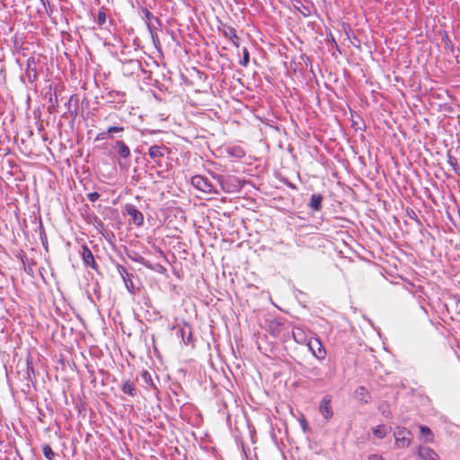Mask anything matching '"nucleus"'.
Returning <instances> with one entry per match:
<instances>
[{
    "instance_id": "f257e3e1",
    "label": "nucleus",
    "mask_w": 460,
    "mask_h": 460,
    "mask_svg": "<svg viewBox=\"0 0 460 460\" xmlns=\"http://www.w3.org/2000/svg\"><path fill=\"white\" fill-rule=\"evenodd\" d=\"M190 183L195 189L204 193H218V191H217L215 187L213 186L212 182L205 176L199 174L194 175L190 179Z\"/></svg>"
},
{
    "instance_id": "f03ea898",
    "label": "nucleus",
    "mask_w": 460,
    "mask_h": 460,
    "mask_svg": "<svg viewBox=\"0 0 460 460\" xmlns=\"http://www.w3.org/2000/svg\"><path fill=\"white\" fill-rule=\"evenodd\" d=\"M395 438V446L398 448L408 447L412 439L411 432L404 427H398L394 433Z\"/></svg>"
},
{
    "instance_id": "7ed1b4c3",
    "label": "nucleus",
    "mask_w": 460,
    "mask_h": 460,
    "mask_svg": "<svg viewBox=\"0 0 460 460\" xmlns=\"http://www.w3.org/2000/svg\"><path fill=\"white\" fill-rule=\"evenodd\" d=\"M79 253L82 257L83 262L86 268H91L94 271H99V266L95 261L94 256L92 251L88 248L87 245L84 244L81 246V250Z\"/></svg>"
},
{
    "instance_id": "20e7f679",
    "label": "nucleus",
    "mask_w": 460,
    "mask_h": 460,
    "mask_svg": "<svg viewBox=\"0 0 460 460\" xmlns=\"http://www.w3.org/2000/svg\"><path fill=\"white\" fill-rule=\"evenodd\" d=\"M307 346L312 354L319 360H323L326 357V350L319 338H311L307 341Z\"/></svg>"
},
{
    "instance_id": "39448f33",
    "label": "nucleus",
    "mask_w": 460,
    "mask_h": 460,
    "mask_svg": "<svg viewBox=\"0 0 460 460\" xmlns=\"http://www.w3.org/2000/svg\"><path fill=\"white\" fill-rule=\"evenodd\" d=\"M39 63V59L35 57H30L27 59L26 68H25V76L28 79L29 83H34L38 78L37 73V66Z\"/></svg>"
},
{
    "instance_id": "423d86ee",
    "label": "nucleus",
    "mask_w": 460,
    "mask_h": 460,
    "mask_svg": "<svg viewBox=\"0 0 460 460\" xmlns=\"http://www.w3.org/2000/svg\"><path fill=\"white\" fill-rule=\"evenodd\" d=\"M124 211L127 215H128L133 223L137 226H143L144 224V215L142 214L141 211H139L136 206L132 205V204H126L124 206Z\"/></svg>"
},
{
    "instance_id": "0eeeda50",
    "label": "nucleus",
    "mask_w": 460,
    "mask_h": 460,
    "mask_svg": "<svg viewBox=\"0 0 460 460\" xmlns=\"http://www.w3.org/2000/svg\"><path fill=\"white\" fill-rule=\"evenodd\" d=\"M331 402V396L326 395L321 400L319 405V411L326 420H329L333 415V411Z\"/></svg>"
},
{
    "instance_id": "6e6552de",
    "label": "nucleus",
    "mask_w": 460,
    "mask_h": 460,
    "mask_svg": "<svg viewBox=\"0 0 460 460\" xmlns=\"http://www.w3.org/2000/svg\"><path fill=\"white\" fill-rule=\"evenodd\" d=\"M117 270H118V272L119 273L120 277L122 278L124 283H125V286L127 288V289L128 290L129 293L131 294H134L135 293V287H134V284H133V281L131 280V277H132V274H130L127 269L120 265V264H118L117 265Z\"/></svg>"
},
{
    "instance_id": "1a4fd4ad",
    "label": "nucleus",
    "mask_w": 460,
    "mask_h": 460,
    "mask_svg": "<svg viewBox=\"0 0 460 460\" xmlns=\"http://www.w3.org/2000/svg\"><path fill=\"white\" fill-rule=\"evenodd\" d=\"M167 150L165 146L154 145L148 149L149 157L154 160L157 164H160V160L164 156L165 151Z\"/></svg>"
},
{
    "instance_id": "9d476101",
    "label": "nucleus",
    "mask_w": 460,
    "mask_h": 460,
    "mask_svg": "<svg viewBox=\"0 0 460 460\" xmlns=\"http://www.w3.org/2000/svg\"><path fill=\"white\" fill-rule=\"evenodd\" d=\"M111 147L112 150L122 159H126L130 156L131 153L129 147L121 140H117Z\"/></svg>"
},
{
    "instance_id": "9b49d317",
    "label": "nucleus",
    "mask_w": 460,
    "mask_h": 460,
    "mask_svg": "<svg viewBox=\"0 0 460 460\" xmlns=\"http://www.w3.org/2000/svg\"><path fill=\"white\" fill-rule=\"evenodd\" d=\"M181 337L186 345H192L194 342L191 326L184 323L180 328Z\"/></svg>"
},
{
    "instance_id": "f8f14e48",
    "label": "nucleus",
    "mask_w": 460,
    "mask_h": 460,
    "mask_svg": "<svg viewBox=\"0 0 460 460\" xmlns=\"http://www.w3.org/2000/svg\"><path fill=\"white\" fill-rule=\"evenodd\" d=\"M418 456L421 460H438L439 456L438 455L429 447H419L418 449Z\"/></svg>"
},
{
    "instance_id": "ddd939ff",
    "label": "nucleus",
    "mask_w": 460,
    "mask_h": 460,
    "mask_svg": "<svg viewBox=\"0 0 460 460\" xmlns=\"http://www.w3.org/2000/svg\"><path fill=\"white\" fill-rule=\"evenodd\" d=\"M323 199V197L322 194L314 193V194H312L307 206L312 211L319 212L323 208V206H322Z\"/></svg>"
},
{
    "instance_id": "4468645a",
    "label": "nucleus",
    "mask_w": 460,
    "mask_h": 460,
    "mask_svg": "<svg viewBox=\"0 0 460 460\" xmlns=\"http://www.w3.org/2000/svg\"><path fill=\"white\" fill-rule=\"evenodd\" d=\"M222 33L226 38L229 39L236 48L240 46V38L237 36L234 28L227 26L222 31Z\"/></svg>"
},
{
    "instance_id": "2eb2a0df",
    "label": "nucleus",
    "mask_w": 460,
    "mask_h": 460,
    "mask_svg": "<svg viewBox=\"0 0 460 460\" xmlns=\"http://www.w3.org/2000/svg\"><path fill=\"white\" fill-rule=\"evenodd\" d=\"M34 369L32 364L30 361H27L25 364L24 373L22 374L23 379L26 381V387L30 389V383H32V379L34 378Z\"/></svg>"
},
{
    "instance_id": "dca6fc26",
    "label": "nucleus",
    "mask_w": 460,
    "mask_h": 460,
    "mask_svg": "<svg viewBox=\"0 0 460 460\" xmlns=\"http://www.w3.org/2000/svg\"><path fill=\"white\" fill-rule=\"evenodd\" d=\"M34 369L32 364L30 361H27L25 364L24 373L22 374L23 379L26 381V387L30 389V383H32V379L34 378Z\"/></svg>"
},
{
    "instance_id": "f3484780",
    "label": "nucleus",
    "mask_w": 460,
    "mask_h": 460,
    "mask_svg": "<svg viewBox=\"0 0 460 460\" xmlns=\"http://www.w3.org/2000/svg\"><path fill=\"white\" fill-rule=\"evenodd\" d=\"M121 390L124 394H128L130 396H135L137 394L136 385L130 380H127L123 383Z\"/></svg>"
},
{
    "instance_id": "a211bd4d",
    "label": "nucleus",
    "mask_w": 460,
    "mask_h": 460,
    "mask_svg": "<svg viewBox=\"0 0 460 460\" xmlns=\"http://www.w3.org/2000/svg\"><path fill=\"white\" fill-rule=\"evenodd\" d=\"M292 335H293L294 340L297 343L303 344L306 341V335H305V332L299 327H295L293 329Z\"/></svg>"
},
{
    "instance_id": "6ab92c4d",
    "label": "nucleus",
    "mask_w": 460,
    "mask_h": 460,
    "mask_svg": "<svg viewBox=\"0 0 460 460\" xmlns=\"http://www.w3.org/2000/svg\"><path fill=\"white\" fill-rule=\"evenodd\" d=\"M107 16H108V10L105 7L100 8L98 14H97V23L100 27H102L105 25L107 22Z\"/></svg>"
},
{
    "instance_id": "aec40b11",
    "label": "nucleus",
    "mask_w": 460,
    "mask_h": 460,
    "mask_svg": "<svg viewBox=\"0 0 460 460\" xmlns=\"http://www.w3.org/2000/svg\"><path fill=\"white\" fill-rule=\"evenodd\" d=\"M141 12L144 15L143 18L146 21V24L148 23V22L154 21L157 23L158 26H161L160 20L157 17L154 16V14L151 12H149L146 7H142Z\"/></svg>"
},
{
    "instance_id": "412c9836",
    "label": "nucleus",
    "mask_w": 460,
    "mask_h": 460,
    "mask_svg": "<svg viewBox=\"0 0 460 460\" xmlns=\"http://www.w3.org/2000/svg\"><path fill=\"white\" fill-rule=\"evenodd\" d=\"M373 434L377 438H384L387 435V428L385 425H378L373 429Z\"/></svg>"
},
{
    "instance_id": "4be33fe9",
    "label": "nucleus",
    "mask_w": 460,
    "mask_h": 460,
    "mask_svg": "<svg viewBox=\"0 0 460 460\" xmlns=\"http://www.w3.org/2000/svg\"><path fill=\"white\" fill-rule=\"evenodd\" d=\"M356 394L359 400L364 401L365 402H367L368 397H369L368 392H367V388H365L364 386L358 387L356 390Z\"/></svg>"
},
{
    "instance_id": "5701e85b",
    "label": "nucleus",
    "mask_w": 460,
    "mask_h": 460,
    "mask_svg": "<svg viewBox=\"0 0 460 460\" xmlns=\"http://www.w3.org/2000/svg\"><path fill=\"white\" fill-rule=\"evenodd\" d=\"M42 452H43L44 456L48 460H54L55 453L53 452V450L49 445H48V444L44 445L42 447Z\"/></svg>"
},
{
    "instance_id": "b1692460",
    "label": "nucleus",
    "mask_w": 460,
    "mask_h": 460,
    "mask_svg": "<svg viewBox=\"0 0 460 460\" xmlns=\"http://www.w3.org/2000/svg\"><path fill=\"white\" fill-rule=\"evenodd\" d=\"M146 26H147V29H148L150 34H151L152 39L155 40V38L156 37V31L158 30L159 26L154 21L148 22Z\"/></svg>"
},
{
    "instance_id": "393cba45",
    "label": "nucleus",
    "mask_w": 460,
    "mask_h": 460,
    "mask_svg": "<svg viewBox=\"0 0 460 460\" xmlns=\"http://www.w3.org/2000/svg\"><path fill=\"white\" fill-rule=\"evenodd\" d=\"M307 375L309 377H314L315 379H320L321 369L319 367H312L307 370Z\"/></svg>"
},
{
    "instance_id": "a878e982",
    "label": "nucleus",
    "mask_w": 460,
    "mask_h": 460,
    "mask_svg": "<svg viewBox=\"0 0 460 460\" xmlns=\"http://www.w3.org/2000/svg\"><path fill=\"white\" fill-rule=\"evenodd\" d=\"M139 304L144 305L147 309L152 307V301L147 294H143Z\"/></svg>"
},
{
    "instance_id": "bb28decb",
    "label": "nucleus",
    "mask_w": 460,
    "mask_h": 460,
    "mask_svg": "<svg viewBox=\"0 0 460 460\" xmlns=\"http://www.w3.org/2000/svg\"><path fill=\"white\" fill-rule=\"evenodd\" d=\"M243 59L240 61V65L243 66H247L250 62V53L246 48L243 50Z\"/></svg>"
},
{
    "instance_id": "cd10ccee",
    "label": "nucleus",
    "mask_w": 460,
    "mask_h": 460,
    "mask_svg": "<svg viewBox=\"0 0 460 460\" xmlns=\"http://www.w3.org/2000/svg\"><path fill=\"white\" fill-rule=\"evenodd\" d=\"M442 42L444 43L445 49L453 52L454 45L447 34H445V36L442 38Z\"/></svg>"
},
{
    "instance_id": "c85d7f7f",
    "label": "nucleus",
    "mask_w": 460,
    "mask_h": 460,
    "mask_svg": "<svg viewBox=\"0 0 460 460\" xmlns=\"http://www.w3.org/2000/svg\"><path fill=\"white\" fill-rule=\"evenodd\" d=\"M141 377L142 379L144 380V382L149 385H153V380H152V376H151V374L146 371V370H144L142 373H141Z\"/></svg>"
},
{
    "instance_id": "c756f323",
    "label": "nucleus",
    "mask_w": 460,
    "mask_h": 460,
    "mask_svg": "<svg viewBox=\"0 0 460 460\" xmlns=\"http://www.w3.org/2000/svg\"><path fill=\"white\" fill-rule=\"evenodd\" d=\"M447 163L455 171L457 169L458 164L455 156L448 155Z\"/></svg>"
},
{
    "instance_id": "7c9ffc66",
    "label": "nucleus",
    "mask_w": 460,
    "mask_h": 460,
    "mask_svg": "<svg viewBox=\"0 0 460 460\" xmlns=\"http://www.w3.org/2000/svg\"><path fill=\"white\" fill-rule=\"evenodd\" d=\"M230 154L236 157H243L244 155V152L239 147L233 148Z\"/></svg>"
},
{
    "instance_id": "2f4dec72",
    "label": "nucleus",
    "mask_w": 460,
    "mask_h": 460,
    "mask_svg": "<svg viewBox=\"0 0 460 460\" xmlns=\"http://www.w3.org/2000/svg\"><path fill=\"white\" fill-rule=\"evenodd\" d=\"M123 130H124L123 127L113 126V127H110L107 129V133H109V134L119 133V132H122Z\"/></svg>"
},
{
    "instance_id": "473e14b6",
    "label": "nucleus",
    "mask_w": 460,
    "mask_h": 460,
    "mask_svg": "<svg viewBox=\"0 0 460 460\" xmlns=\"http://www.w3.org/2000/svg\"><path fill=\"white\" fill-rule=\"evenodd\" d=\"M420 434L422 436H430L432 435V432L430 430V429L427 426H420Z\"/></svg>"
},
{
    "instance_id": "72a5a7b5",
    "label": "nucleus",
    "mask_w": 460,
    "mask_h": 460,
    "mask_svg": "<svg viewBox=\"0 0 460 460\" xmlns=\"http://www.w3.org/2000/svg\"><path fill=\"white\" fill-rule=\"evenodd\" d=\"M100 198V194L98 192H91L87 194V199L91 202L96 201Z\"/></svg>"
},
{
    "instance_id": "f704fd0d",
    "label": "nucleus",
    "mask_w": 460,
    "mask_h": 460,
    "mask_svg": "<svg viewBox=\"0 0 460 460\" xmlns=\"http://www.w3.org/2000/svg\"><path fill=\"white\" fill-rule=\"evenodd\" d=\"M128 64L132 66L134 69H139L140 68V63L137 60H129Z\"/></svg>"
},
{
    "instance_id": "c9c22d12",
    "label": "nucleus",
    "mask_w": 460,
    "mask_h": 460,
    "mask_svg": "<svg viewBox=\"0 0 460 460\" xmlns=\"http://www.w3.org/2000/svg\"><path fill=\"white\" fill-rule=\"evenodd\" d=\"M24 270L26 271V273L30 276H32L33 275V269H32V266L29 263L27 264H24Z\"/></svg>"
},
{
    "instance_id": "e433bc0d",
    "label": "nucleus",
    "mask_w": 460,
    "mask_h": 460,
    "mask_svg": "<svg viewBox=\"0 0 460 460\" xmlns=\"http://www.w3.org/2000/svg\"><path fill=\"white\" fill-rule=\"evenodd\" d=\"M368 460H385V458L380 455L373 454L368 456Z\"/></svg>"
},
{
    "instance_id": "4c0bfd02",
    "label": "nucleus",
    "mask_w": 460,
    "mask_h": 460,
    "mask_svg": "<svg viewBox=\"0 0 460 460\" xmlns=\"http://www.w3.org/2000/svg\"><path fill=\"white\" fill-rule=\"evenodd\" d=\"M284 183H285L288 187H289L290 189H292V190H296V189H297V188H296V186L295 184H293L292 182H290L289 181H288V180H286V179L284 180Z\"/></svg>"
},
{
    "instance_id": "58836bf2",
    "label": "nucleus",
    "mask_w": 460,
    "mask_h": 460,
    "mask_svg": "<svg viewBox=\"0 0 460 460\" xmlns=\"http://www.w3.org/2000/svg\"><path fill=\"white\" fill-rule=\"evenodd\" d=\"M304 10H300L301 13L305 17L310 14V11L307 7L303 6Z\"/></svg>"
},
{
    "instance_id": "ea45409f",
    "label": "nucleus",
    "mask_w": 460,
    "mask_h": 460,
    "mask_svg": "<svg viewBox=\"0 0 460 460\" xmlns=\"http://www.w3.org/2000/svg\"><path fill=\"white\" fill-rule=\"evenodd\" d=\"M108 134H109V133H107V131H105V132H101V133H99V134H98V136H97V139H105V138L107 137V135H108Z\"/></svg>"
},
{
    "instance_id": "a19ab883",
    "label": "nucleus",
    "mask_w": 460,
    "mask_h": 460,
    "mask_svg": "<svg viewBox=\"0 0 460 460\" xmlns=\"http://www.w3.org/2000/svg\"><path fill=\"white\" fill-rule=\"evenodd\" d=\"M46 10V13L49 14V15H51L52 13H53V9L49 5V7L46 6L45 8Z\"/></svg>"
},
{
    "instance_id": "79ce46f5",
    "label": "nucleus",
    "mask_w": 460,
    "mask_h": 460,
    "mask_svg": "<svg viewBox=\"0 0 460 460\" xmlns=\"http://www.w3.org/2000/svg\"><path fill=\"white\" fill-rule=\"evenodd\" d=\"M44 8H46L47 4L49 5V0H40Z\"/></svg>"
},
{
    "instance_id": "37998d69",
    "label": "nucleus",
    "mask_w": 460,
    "mask_h": 460,
    "mask_svg": "<svg viewBox=\"0 0 460 460\" xmlns=\"http://www.w3.org/2000/svg\"><path fill=\"white\" fill-rule=\"evenodd\" d=\"M21 260H22V262L23 265L27 264L26 261H28V259H27L26 255L22 256Z\"/></svg>"
},
{
    "instance_id": "c03bdc74",
    "label": "nucleus",
    "mask_w": 460,
    "mask_h": 460,
    "mask_svg": "<svg viewBox=\"0 0 460 460\" xmlns=\"http://www.w3.org/2000/svg\"><path fill=\"white\" fill-rule=\"evenodd\" d=\"M301 424H302V427L304 428V429H305V428H306V426H307L306 421H305V420H302V422H301Z\"/></svg>"
},
{
    "instance_id": "a18cd8bd",
    "label": "nucleus",
    "mask_w": 460,
    "mask_h": 460,
    "mask_svg": "<svg viewBox=\"0 0 460 460\" xmlns=\"http://www.w3.org/2000/svg\"><path fill=\"white\" fill-rule=\"evenodd\" d=\"M49 112H54V111H56V110H55V105H54V104H52V106H51V107H49Z\"/></svg>"
}]
</instances>
